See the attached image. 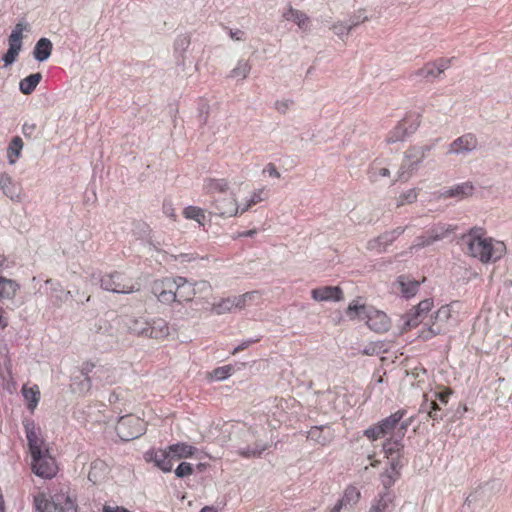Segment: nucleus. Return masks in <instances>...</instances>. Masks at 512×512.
<instances>
[{"label": "nucleus", "instance_id": "f257e3e1", "mask_svg": "<svg viewBox=\"0 0 512 512\" xmlns=\"http://www.w3.org/2000/svg\"><path fill=\"white\" fill-rule=\"evenodd\" d=\"M461 245L467 254L484 263L495 262L505 252L502 242L492 244L491 239L482 237L481 229H472L467 235H464L461 238Z\"/></svg>", "mask_w": 512, "mask_h": 512}, {"label": "nucleus", "instance_id": "f03ea898", "mask_svg": "<svg viewBox=\"0 0 512 512\" xmlns=\"http://www.w3.org/2000/svg\"><path fill=\"white\" fill-rule=\"evenodd\" d=\"M433 145H420L409 147L404 154V160L397 173V180L406 182L417 171L422 161L427 157Z\"/></svg>", "mask_w": 512, "mask_h": 512}, {"label": "nucleus", "instance_id": "7ed1b4c3", "mask_svg": "<svg viewBox=\"0 0 512 512\" xmlns=\"http://www.w3.org/2000/svg\"><path fill=\"white\" fill-rule=\"evenodd\" d=\"M34 506L38 512H77L74 501L65 494H56L49 501L39 493L34 497Z\"/></svg>", "mask_w": 512, "mask_h": 512}, {"label": "nucleus", "instance_id": "20e7f679", "mask_svg": "<svg viewBox=\"0 0 512 512\" xmlns=\"http://www.w3.org/2000/svg\"><path fill=\"white\" fill-rule=\"evenodd\" d=\"M32 471L45 479L53 478L58 471L55 459L50 455L48 446L30 453Z\"/></svg>", "mask_w": 512, "mask_h": 512}, {"label": "nucleus", "instance_id": "39448f33", "mask_svg": "<svg viewBox=\"0 0 512 512\" xmlns=\"http://www.w3.org/2000/svg\"><path fill=\"white\" fill-rule=\"evenodd\" d=\"M115 429L122 440L130 441L143 435L146 426L141 418L128 414L119 418Z\"/></svg>", "mask_w": 512, "mask_h": 512}, {"label": "nucleus", "instance_id": "423d86ee", "mask_svg": "<svg viewBox=\"0 0 512 512\" xmlns=\"http://www.w3.org/2000/svg\"><path fill=\"white\" fill-rule=\"evenodd\" d=\"M136 283L127 280L124 275L120 272H113L106 274L101 278V287L106 291L113 293L130 294L138 291Z\"/></svg>", "mask_w": 512, "mask_h": 512}, {"label": "nucleus", "instance_id": "0eeeda50", "mask_svg": "<svg viewBox=\"0 0 512 512\" xmlns=\"http://www.w3.org/2000/svg\"><path fill=\"white\" fill-rule=\"evenodd\" d=\"M456 304L457 302H454L450 305H444L440 307L434 316L433 323L427 329H423L419 333V338L428 340L435 335L441 334L444 331L443 324H445L451 318L452 308Z\"/></svg>", "mask_w": 512, "mask_h": 512}, {"label": "nucleus", "instance_id": "6e6552de", "mask_svg": "<svg viewBox=\"0 0 512 512\" xmlns=\"http://www.w3.org/2000/svg\"><path fill=\"white\" fill-rule=\"evenodd\" d=\"M210 205V213L220 217H233L236 216L241 208L239 207L234 195L230 196H218L212 198Z\"/></svg>", "mask_w": 512, "mask_h": 512}, {"label": "nucleus", "instance_id": "1a4fd4ad", "mask_svg": "<svg viewBox=\"0 0 512 512\" xmlns=\"http://www.w3.org/2000/svg\"><path fill=\"white\" fill-rule=\"evenodd\" d=\"M26 28L27 25L21 22L17 23L13 28L8 39L9 48L2 58L6 66L11 65L16 61L17 56L22 48L23 31Z\"/></svg>", "mask_w": 512, "mask_h": 512}, {"label": "nucleus", "instance_id": "9d476101", "mask_svg": "<svg viewBox=\"0 0 512 512\" xmlns=\"http://www.w3.org/2000/svg\"><path fill=\"white\" fill-rule=\"evenodd\" d=\"M175 278H165L154 281L152 285V293L162 303H171L177 300Z\"/></svg>", "mask_w": 512, "mask_h": 512}, {"label": "nucleus", "instance_id": "9b49d317", "mask_svg": "<svg viewBox=\"0 0 512 512\" xmlns=\"http://www.w3.org/2000/svg\"><path fill=\"white\" fill-rule=\"evenodd\" d=\"M404 414V410H398L379 423L381 428L383 429L384 435L394 429H397V432L395 433L394 437L403 438L407 428L411 424V419L401 422Z\"/></svg>", "mask_w": 512, "mask_h": 512}, {"label": "nucleus", "instance_id": "f8f14e48", "mask_svg": "<svg viewBox=\"0 0 512 512\" xmlns=\"http://www.w3.org/2000/svg\"><path fill=\"white\" fill-rule=\"evenodd\" d=\"M406 230V227H397L391 231L384 232L378 237L371 239L367 243V249L382 253Z\"/></svg>", "mask_w": 512, "mask_h": 512}, {"label": "nucleus", "instance_id": "ddd939ff", "mask_svg": "<svg viewBox=\"0 0 512 512\" xmlns=\"http://www.w3.org/2000/svg\"><path fill=\"white\" fill-rule=\"evenodd\" d=\"M478 141L477 138L471 134H465L457 139H455L450 145L448 149L449 154H467L477 148Z\"/></svg>", "mask_w": 512, "mask_h": 512}, {"label": "nucleus", "instance_id": "4468645a", "mask_svg": "<svg viewBox=\"0 0 512 512\" xmlns=\"http://www.w3.org/2000/svg\"><path fill=\"white\" fill-rule=\"evenodd\" d=\"M365 319L367 326L377 333L388 331L391 325L387 315L379 310L369 309Z\"/></svg>", "mask_w": 512, "mask_h": 512}, {"label": "nucleus", "instance_id": "2eb2a0df", "mask_svg": "<svg viewBox=\"0 0 512 512\" xmlns=\"http://www.w3.org/2000/svg\"><path fill=\"white\" fill-rule=\"evenodd\" d=\"M453 58H441L435 62L426 64L417 71V75L424 78H438L452 63Z\"/></svg>", "mask_w": 512, "mask_h": 512}, {"label": "nucleus", "instance_id": "dca6fc26", "mask_svg": "<svg viewBox=\"0 0 512 512\" xmlns=\"http://www.w3.org/2000/svg\"><path fill=\"white\" fill-rule=\"evenodd\" d=\"M490 500V489L487 486L479 487L468 495L464 507L468 506L469 508L472 507L473 509L485 508L490 504Z\"/></svg>", "mask_w": 512, "mask_h": 512}, {"label": "nucleus", "instance_id": "f3484780", "mask_svg": "<svg viewBox=\"0 0 512 512\" xmlns=\"http://www.w3.org/2000/svg\"><path fill=\"white\" fill-rule=\"evenodd\" d=\"M407 119L400 122L388 135L387 142L396 143L403 141L408 135L414 133L420 125V116L417 115L409 127H406Z\"/></svg>", "mask_w": 512, "mask_h": 512}, {"label": "nucleus", "instance_id": "a211bd4d", "mask_svg": "<svg viewBox=\"0 0 512 512\" xmlns=\"http://www.w3.org/2000/svg\"><path fill=\"white\" fill-rule=\"evenodd\" d=\"M311 297L315 301H341L343 299V291L338 286H323L311 291Z\"/></svg>", "mask_w": 512, "mask_h": 512}, {"label": "nucleus", "instance_id": "6ab92c4d", "mask_svg": "<svg viewBox=\"0 0 512 512\" xmlns=\"http://www.w3.org/2000/svg\"><path fill=\"white\" fill-rule=\"evenodd\" d=\"M282 17L287 21L295 23L302 31H310L311 21L309 16L305 12L293 8L291 5H288L282 14Z\"/></svg>", "mask_w": 512, "mask_h": 512}, {"label": "nucleus", "instance_id": "aec40b11", "mask_svg": "<svg viewBox=\"0 0 512 512\" xmlns=\"http://www.w3.org/2000/svg\"><path fill=\"white\" fill-rule=\"evenodd\" d=\"M0 189L12 201H22V188L19 184L15 183L7 174L0 175Z\"/></svg>", "mask_w": 512, "mask_h": 512}, {"label": "nucleus", "instance_id": "412c9836", "mask_svg": "<svg viewBox=\"0 0 512 512\" xmlns=\"http://www.w3.org/2000/svg\"><path fill=\"white\" fill-rule=\"evenodd\" d=\"M307 438L325 446L334 439V431L329 425L314 426L308 431Z\"/></svg>", "mask_w": 512, "mask_h": 512}, {"label": "nucleus", "instance_id": "4be33fe9", "mask_svg": "<svg viewBox=\"0 0 512 512\" xmlns=\"http://www.w3.org/2000/svg\"><path fill=\"white\" fill-rule=\"evenodd\" d=\"M24 428L26 432V438L28 441L30 453L47 447L45 441L38 435V432L36 431L34 423L32 421H26L24 423Z\"/></svg>", "mask_w": 512, "mask_h": 512}, {"label": "nucleus", "instance_id": "5701e85b", "mask_svg": "<svg viewBox=\"0 0 512 512\" xmlns=\"http://www.w3.org/2000/svg\"><path fill=\"white\" fill-rule=\"evenodd\" d=\"M109 472L108 465L100 459H96L91 462L90 469L88 472V479L93 483H100L105 479Z\"/></svg>", "mask_w": 512, "mask_h": 512}, {"label": "nucleus", "instance_id": "b1692460", "mask_svg": "<svg viewBox=\"0 0 512 512\" xmlns=\"http://www.w3.org/2000/svg\"><path fill=\"white\" fill-rule=\"evenodd\" d=\"M402 467V463L400 460L392 459L390 461V468L387 469L384 473L381 474V482L385 488V492H388V489L395 483V481L400 476L399 470Z\"/></svg>", "mask_w": 512, "mask_h": 512}, {"label": "nucleus", "instance_id": "393cba45", "mask_svg": "<svg viewBox=\"0 0 512 512\" xmlns=\"http://www.w3.org/2000/svg\"><path fill=\"white\" fill-rule=\"evenodd\" d=\"M474 187L472 184L466 182L458 184L454 187H451L449 189H445L440 193V197L442 198H457V199H464L468 196H471L473 194Z\"/></svg>", "mask_w": 512, "mask_h": 512}, {"label": "nucleus", "instance_id": "a878e982", "mask_svg": "<svg viewBox=\"0 0 512 512\" xmlns=\"http://www.w3.org/2000/svg\"><path fill=\"white\" fill-rule=\"evenodd\" d=\"M203 188L212 198L216 194H223L229 189V183L226 179L207 178L204 180Z\"/></svg>", "mask_w": 512, "mask_h": 512}, {"label": "nucleus", "instance_id": "bb28decb", "mask_svg": "<svg viewBox=\"0 0 512 512\" xmlns=\"http://www.w3.org/2000/svg\"><path fill=\"white\" fill-rule=\"evenodd\" d=\"M175 282L177 285V300L191 301L195 296V288L193 287V284L188 282L184 277H176Z\"/></svg>", "mask_w": 512, "mask_h": 512}, {"label": "nucleus", "instance_id": "cd10ccee", "mask_svg": "<svg viewBox=\"0 0 512 512\" xmlns=\"http://www.w3.org/2000/svg\"><path fill=\"white\" fill-rule=\"evenodd\" d=\"M169 327L164 319L157 318L149 322L148 338L162 339L168 336Z\"/></svg>", "mask_w": 512, "mask_h": 512}, {"label": "nucleus", "instance_id": "c85d7f7f", "mask_svg": "<svg viewBox=\"0 0 512 512\" xmlns=\"http://www.w3.org/2000/svg\"><path fill=\"white\" fill-rule=\"evenodd\" d=\"M52 42L48 38H40L33 50L34 58L39 62L46 61L52 52Z\"/></svg>", "mask_w": 512, "mask_h": 512}, {"label": "nucleus", "instance_id": "c756f323", "mask_svg": "<svg viewBox=\"0 0 512 512\" xmlns=\"http://www.w3.org/2000/svg\"><path fill=\"white\" fill-rule=\"evenodd\" d=\"M151 459L163 472H170L173 468L174 462L176 461L172 458L168 450H159L155 452Z\"/></svg>", "mask_w": 512, "mask_h": 512}, {"label": "nucleus", "instance_id": "7c9ffc66", "mask_svg": "<svg viewBox=\"0 0 512 512\" xmlns=\"http://www.w3.org/2000/svg\"><path fill=\"white\" fill-rule=\"evenodd\" d=\"M397 283L399 284L401 293L405 298L413 297L420 286L419 281L410 279V277L404 275L398 277Z\"/></svg>", "mask_w": 512, "mask_h": 512}, {"label": "nucleus", "instance_id": "2f4dec72", "mask_svg": "<svg viewBox=\"0 0 512 512\" xmlns=\"http://www.w3.org/2000/svg\"><path fill=\"white\" fill-rule=\"evenodd\" d=\"M268 448L267 443L256 440L253 446L239 447L237 453L244 458H257Z\"/></svg>", "mask_w": 512, "mask_h": 512}, {"label": "nucleus", "instance_id": "473e14b6", "mask_svg": "<svg viewBox=\"0 0 512 512\" xmlns=\"http://www.w3.org/2000/svg\"><path fill=\"white\" fill-rule=\"evenodd\" d=\"M261 299V294L259 291H250L246 292L242 295L233 296V301L235 308L244 309L254 303H258Z\"/></svg>", "mask_w": 512, "mask_h": 512}, {"label": "nucleus", "instance_id": "72a5a7b5", "mask_svg": "<svg viewBox=\"0 0 512 512\" xmlns=\"http://www.w3.org/2000/svg\"><path fill=\"white\" fill-rule=\"evenodd\" d=\"M168 451L170 452L172 458L178 461L181 458H187L192 456L196 451V448L186 443H176L170 445L168 447Z\"/></svg>", "mask_w": 512, "mask_h": 512}, {"label": "nucleus", "instance_id": "f704fd0d", "mask_svg": "<svg viewBox=\"0 0 512 512\" xmlns=\"http://www.w3.org/2000/svg\"><path fill=\"white\" fill-rule=\"evenodd\" d=\"M401 439L402 438L393 437L384 443L383 450L389 459L399 460L400 451L403 448V445L401 444Z\"/></svg>", "mask_w": 512, "mask_h": 512}, {"label": "nucleus", "instance_id": "c9c22d12", "mask_svg": "<svg viewBox=\"0 0 512 512\" xmlns=\"http://www.w3.org/2000/svg\"><path fill=\"white\" fill-rule=\"evenodd\" d=\"M19 289V284L5 277H0V297L6 299H13Z\"/></svg>", "mask_w": 512, "mask_h": 512}, {"label": "nucleus", "instance_id": "e433bc0d", "mask_svg": "<svg viewBox=\"0 0 512 512\" xmlns=\"http://www.w3.org/2000/svg\"><path fill=\"white\" fill-rule=\"evenodd\" d=\"M126 326L131 333H134L138 336L147 337L149 321L145 320L144 318H131L127 321Z\"/></svg>", "mask_w": 512, "mask_h": 512}, {"label": "nucleus", "instance_id": "4c0bfd02", "mask_svg": "<svg viewBox=\"0 0 512 512\" xmlns=\"http://www.w3.org/2000/svg\"><path fill=\"white\" fill-rule=\"evenodd\" d=\"M41 79L42 74L39 72L25 77L19 83L20 91L25 95L31 94L40 83Z\"/></svg>", "mask_w": 512, "mask_h": 512}, {"label": "nucleus", "instance_id": "58836bf2", "mask_svg": "<svg viewBox=\"0 0 512 512\" xmlns=\"http://www.w3.org/2000/svg\"><path fill=\"white\" fill-rule=\"evenodd\" d=\"M23 148V141L19 136H16L12 139L7 149V155L10 164H14L16 159L20 156L21 150Z\"/></svg>", "mask_w": 512, "mask_h": 512}, {"label": "nucleus", "instance_id": "ea45409f", "mask_svg": "<svg viewBox=\"0 0 512 512\" xmlns=\"http://www.w3.org/2000/svg\"><path fill=\"white\" fill-rule=\"evenodd\" d=\"M251 71V65L247 60H239L236 67L231 70L229 77L245 79Z\"/></svg>", "mask_w": 512, "mask_h": 512}, {"label": "nucleus", "instance_id": "a19ab883", "mask_svg": "<svg viewBox=\"0 0 512 512\" xmlns=\"http://www.w3.org/2000/svg\"><path fill=\"white\" fill-rule=\"evenodd\" d=\"M424 317L418 313L415 309H411L405 316H404V324L403 329H411L414 327H417L422 321Z\"/></svg>", "mask_w": 512, "mask_h": 512}, {"label": "nucleus", "instance_id": "79ce46f5", "mask_svg": "<svg viewBox=\"0 0 512 512\" xmlns=\"http://www.w3.org/2000/svg\"><path fill=\"white\" fill-rule=\"evenodd\" d=\"M392 496L389 492H384L380 498L371 506L369 512H386L392 503Z\"/></svg>", "mask_w": 512, "mask_h": 512}, {"label": "nucleus", "instance_id": "37998d69", "mask_svg": "<svg viewBox=\"0 0 512 512\" xmlns=\"http://www.w3.org/2000/svg\"><path fill=\"white\" fill-rule=\"evenodd\" d=\"M435 405V399H428V396L425 395V400L420 406V413H426L428 417L433 419L434 421H439L442 419V414L435 413L433 411V407Z\"/></svg>", "mask_w": 512, "mask_h": 512}, {"label": "nucleus", "instance_id": "c03bdc74", "mask_svg": "<svg viewBox=\"0 0 512 512\" xmlns=\"http://www.w3.org/2000/svg\"><path fill=\"white\" fill-rule=\"evenodd\" d=\"M369 309H367L364 305L358 304L357 301H353L349 304L346 313L350 318L358 317L360 319H365L366 314Z\"/></svg>", "mask_w": 512, "mask_h": 512}, {"label": "nucleus", "instance_id": "a18cd8bd", "mask_svg": "<svg viewBox=\"0 0 512 512\" xmlns=\"http://www.w3.org/2000/svg\"><path fill=\"white\" fill-rule=\"evenodd\" d=\"M22 393H23L24 398L28 401L29 409L33 410L37 406L38 401H39L40 393H39L38 389L33 388V387L28 388V387L24 386L22 389Z\"/></svg>", "mask_w": 512, "mask_h": 512}, {"label": "nucleus", "instance_id": "49530a36", "mask_svg": "<svg viewBox=\"0 0 512 512\" xmlns=\"http://www.w3.org/2000/svg\"><path fill=\"white\" fill-rule=\"evenodd\" d=\"M235 308L233 297H228L226 299L221 300L219 303L213 306V310L218 314H224L227 312H231Z\"/></svg>", "mask_w": 512, "mask_h": 512}, {"label": "nucleus", "instance_id": "de8ad7c7", "mask_svg": "<svg viewBox=\"0 0 512 512\" xmlns=\"http://www.w3.org/2000/svg\"><path fill=\"white\" fill-rule=\"evenodd\" d=\"M418 197V191L417 189L413 188L406 192H403L399 195L397 199V206H403L405 204H411L414 203L417 200Z\"/></svg>", "mask_w": 512, "mask_h": 512}, {"label": "nucleus", "instance_id": "09e8293b", "mask_svg": "<svg viewBox=\"0 0 512 512\" xmlns=\"http://www.w3.org/2000/svg\"><path fill=\"white\" fill-rule=\"evenodd\" d=\"M191 43L190 36L188 34L178 35L174 41V50L177 53L183 54L188 49Z\"/></svg>", "mask_w": 512, "mask_h": 512}, {"label": "nucleus", "instance_id": "8fccbe9b", "mask_svg": "<svg viewBox=\"0 0 512 512\" xmlns=\"http://www.w3.org/2000/svg\"><path fill=\"white\" fill-rule=\"evenodd\" d=\"M452 231L453 229H451L450 226L438 225L430 229L428 233L432 235V239L439 241L444 239Z\"/></svg>", "mask_w": 512, "mask_h": 512}, {"label": "nucleus", "instance_id": "3c124183", "mask_svg": "<svg viewBox=\"0 0 512 512\" xmlns=\"http://www.w3.org/2000/svg\"><path fill=\"white\" fill-rule=\"evenodd\" d=\"M360 499V492L355 487H348L345 490L344 496L342 497V501L347 505H353L358 502Z\"/></svg>", "mask_w": 512, "mask_h": 512}, {"label": "nucleus", "instance_id": "603ef678", "mask_svg": "<svg viewBox=\"0 0 512 512\" xmlns=\"http://www.w3.org/2000/svg\"><path fill=\"white\" fill-rule=\"evenodd\" d=\"M434 242L436 241L432 239V235L427 232V236L421 235L415 238L410 250L424 248L426 246H430Z\"/></svg>", "mask_w": 512, "mask_h": 512}, {"label": "nucleus", "instance_id": "864d4df0", "mask_svg": "<svg viewBox=\"0 0 512 512\" xmlns=\"http://www.w3.org/2000/svg\"><path fill=\"white\" fill-rule=\"evenodd\" d=\"M95 365L91 362H86L83 364L81 373L85 376L84 381L82 382V390H89L91 387V379L88 376L94 369Z\"/></svg>", "mask_w": 512, "mask_h": 512}, {"label": "nucleus", "instance_id": "5fc2aeb1", "mask_svg": "<svg viewBox=\"0 0 512 512\" xmlns=\"http://www.w3.org/2000/svg\"><path fill=\"white\" fill-rule=\"evenodd\" d=\"M184 213L187 218L194 219L200 224H202V220L205 218L203 210L197 207H187Z\"/></svg>", "mask_w": 512, "mask_h": 512}, {"label": "nucleus", "instance_id": "6e6d98bb", "mask_svg": "<svg viewBox=\"0 0 512 512\" xmlns=\"http://www.w3.org/2000/svg\"><path fill=\"white\" fill-rule=\"evenodd\" d=\"M331 30L339 37L343 38L352 30L349 23L336 22L332 25Z\"/></svg>", "mask_w": 512, "mask_h": 512}, {"label": "nucleus", "instance_id": "4d7b16f0", "mask_svg": "<svg viewBox=\"0 0 512 512\" xmlns=\"http://www.w3.org/2000/svg\"><path fill=\"white\" fill-rule=\"evenodd\" d=\"M46 284H50L52 287H53V290L55 292L59 291L60 294L59 295H56V299L59 301V302H64L66 301L69 297H70V291H64L61 289V286L59 283H55L52 279H48L46 280Z\"/></svg>", "mask_w": 512, "mask_h": 512}, {"label": "nucleus", "instance_id": "13d9d810", "mask_svg": "<svg viewBox=\"0 0 512 512\" xmlns=\"http://www.w3.org/2000/svg\"><path fill=\"white\" fill-rule=\"evenodd\" d=\"M193 473V467L188 462H182L175 469V474L178 478L190 476Z\"/></svg>", "mask_w": 512, "mask_h": 512}, {"label": "nucleus", "instance_id": "bf43d9fd", "mask_svg": "<svg viewBox=\"0 0 512 512\" xmlns=\"http://www.w3.org/2000/svg\"><path fill=\"white\" fill-rule=\"evenodd\" d=\"M262 192H263L262 190H258V191L253 192V194L251 195L250 199L247 201L245 206L243 208H241L240 213L242 214V213L246 212L253 205L261 202L263 200Z\"/></svg>", "mask_w": 512, "mask_h": 512}, {"label": "nucleus", "instance_id": "052dcab7", "mask_svg": "<svg viewBox=\"0 0 512 512\" xmlns=\"http://www.w3.org/2000/svg\"><path fill=\"white\" fill-rule=\"evenodd\" d=\"M292 104H293V101L290 99H281V100H277L274 103V108L278 113L286 114L289 111Z\"/></svg>", "mask_w": 512, "mask_h": 512}, {"label": "nucleus", "instance_id": "680f3d73", "mask_svg": "<svg viewBox=\"0 0 512 512\" xmlns=\"http://www.w3.org/2000/svg\"><path fill=\"white\" fill-rule=\"evenodd\" d=\"M364 435L369 438L370 440H376L384 435L383 429L381 428L380 424L369 427L364 431Z\"/></svg>", "mask_w": 512, "mask_h": 512}, {"label": "nucleus", "instance_id": "e2e57ef3", "mask_svg": "<svg viewBox=\"0 0 512 512\" xmlns=\"http://www.w3.org/2000/svg\"><path fill=\"white\" fill-rule=\"evenodd\" d=\"M432 307H433L432 299H425V300L421 301L413 309H415L418 313H420L423 317H425L427 315V313L432 309Z\"/></svg>", "mask_w": 512, "mask_h": 512}, {"label": "nucleus", "instance_id": "0e129e2a", "mask_svg": "<svg viewBox=\"0 0 512 512\" xmlns=\"http://www.w3.org/2000/svg\"><path fill=\"white\" fill-rule=\"evenodd\" d=\"M368 20V17L364 15V12L362 10H359L356 14H354L350 20L349 24L350 27L353 29L357 27L360 23H363Z\"/></svg>", "mask_w": 512, "mask_h": 512}, {"label": "nucleus", "instance_id": "69168bd1", "mask_svg": "<svg viewBox=\"0 0 512 512\" xmlns=\"http://www.w3.org/2000/svg\"><path fill=\"white\" fill-rule=\"evenodd\" d=\"M231 370L232 368L230 366L216 368L213 371V377L217 380H224L230 375Z\"/></svg>", "mask_w": 512, "mask_h": 512}, {"label": "nucleus", "instance_id": "338daca9", "mask_svg": "<svg viewBox=\"0 0 512 512\" xmlns=\"http://www.w3.org/2000/svg\"><path fill=\"white\" fill-rule=\"evenodd\" d=\"M193 284V287L195 288V295L196 294H202V293H207V292H210L211 290V285L207 282V281H198V282H195V283H192Z\"/></svg>", "mask_w": 512, "mask_h": 512}, {"label": "nucleus", "instance_id": "774afa93", "mask_svg": "<svg viewBox=\"0 0 512 512\" xmlns=\"http://www.w3.org/2000/svg\"><path fill=\"white\" fill-rule=\"evenodd\" d=\"M229 35H230L231 39L234 41H245V39H246L245 32L242 30H239V29H236V30L230 29Z\"/></svg>", "mask_w": 512, "mask_h": 512}]
</instances>
